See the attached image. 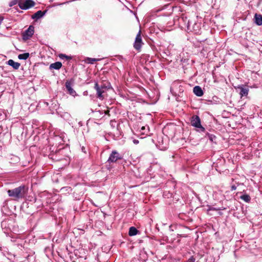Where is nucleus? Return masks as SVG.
Segmentation results:
<instances>
[{
  "label": "nucleus",
  "mask_w": 262,
  "mask_h": 262,
  "mask_svg": "<svg viewBox=\"0 0 262 262\" xmlns=\"http://www.w3.org/2000/svg\"><path fill=\"white\" fill-rule=\"evenodd\" d=\"M94 89L96 90L97 97L101 100L104 99L103 93L105 92V87L104 86H99L97 82H95Z\"/></svg>",
  "instance_id": "obj_6"
},
{
  "label": "nucleus",
  "mask_w": 262,
  "mask_h": 262,
  "mask_svg": "<svg viewBox=\"0 0 262 262\" xmlns=\"http://www.w3.org/2000/svg\"><path fill=\"white\" fill-rule=\"evenodd\" d=\"M143 44L141 36V31L140 30L136 35L135 40L134 43V48L138 51H140Z\"/></svg>",
  "instance_id": "obj_5"
},
{
  "label": "nucleus",
  "mask_w": 262,
  "mask_h": 262,
  "mask_svg": "<svg viewBox=\"0 0 262 262\" xmlns=\"http://www.w3.org/2000/svg\"><path fill=\"white\" fill-rule=\"evenodd\" d=\"M20 3V0H12V1H11L9 3V6L10 7H12L13 6L16 5V4H18V5L19 6V3Z\"/></svg>",
  "instance_id": "obj_19"
},
{
  "label": "nucleus",
  "mask_w": 262,
  "mask_h": 262,
  "mask_svg": "<svg viewBox=\"0 0 262 262\" xmlns=\"http://www.w3.org/2000/svg\"><path fill=\"white\" fill-rule=\"evenodd\" d=\"M113 121H111L110 123H111V125H112V126H113V125H114V124H113Z\"/></svg>",
  "instance_id": "obj_30"
},
{
  "label": "nucleus",
  "mask_w": 262,
  "mask_h": 262,
  "mask_svg": "<svg viewBox=\"0 0 262 262\" xmlns=\"http://www.w3.org/2000/svg\"><path fill=\"white\" fill-rule=\"evenodd\" d=\"M236 189V187L235 185H233L231 186V190H235Z\"/></svg>",
  "instance_id": "obj_25"
},
{
  "label": "nucleus",
  "mask_w": 262,
  "mask_h": 262,
  "mask_svg": "<svg viewBox=\"0 0 262 262\" xmlns=\"http://www.w3.org/2000/svg\"><path fill=\"white\" fill-rule=\"evenodd\" d=\"M240 199L246 203L250 202L251 200L250 195L246 193L241 195Z\"/></svg>",
  "instance_id": "obj_17"
},
{
  "label": "nucleus",
  "mask_w": 262,
  "mask_h": 262,
  "mask_svg": "<svg viewBox=\"0 0 262 262\" xmlns=\"http://www.w3.org/2000/svg\"><path fill=\"white\" fill-rule=\"evenodd\" d=\"M28 191V188L25 185H22L14 189L7 191L8 195L13 198L14 200L21 199L26 196Z\"/></svg>",
  "instance_id": "obj_1"
},
{
  "label": "nucleus",
  "mask_w": 262,
  "mask_h": 262,
  "mask_svg": "<svg viewBox=\"0 0 262 262\" xmlns=\"http://www.w3.org/2000/svg\"><path fill=\"white\" fill-rule=\"evenodd\" d=\"M68 3V2H67L63 3H61V4H60L54 5V6H57V5H63V4H66V3Z\"/></svg>",
  "instance_id": "obj_27"
},
{
  "label": "nucleus",
  "mask_w": 262,
  "mask_h": 262,
  "mask_svg": "<svg viewBox=\"0 0 262 262\" xmlns=\"http://www.w3.org/2000/svg\"><path fill=\"white\" fill-rule=\"evenodd\" d=\"M208 138L209 139V140L211 141V142H213L214 140L215 139L216 137L214 135H211V134H208Z\"/></svg>",
  "instance_id": "obj_22"
},
{
  "label": "nucleus",
  "mask_w": 262,
  "mask_h": 262,
  "mask_svg": "<svg viewBox=\"0 0 262 262\" xmlns=\"http://www.w3.org/2000/svg\"><path fill=\"white\" fill-rule=\"evenodd\" d=\"M65 86L68 93L70 95L74 96L76 94V92L73 90V89L72 87V84L71 82L67 81L66 82Z\"/></svg>",
  "instance_id": "obj_11"
},
{
  "label": "nucleus",
  "mask_w": 262,
  "mask_h": 262,
  "mask_svg": "<svg viewBox=\"0 0 262 262\" xmlns=\"http://www.w3.org/2000/svg\"><path fill=\"white\" fill-rule=\"evenodd\" d=\"M193 93L195 95L199 97L202 96L203 95V91L200 86H195L193 90Z\"/></svg>",
  "instance_id": "obj_14"
},
{
  "label": "nucleus",
  "mask_w": 262,
  "mask_h": 262,
  "mask_svg": "<svg viewBox=\"0 0 262 262\" xmlns=\"http://www.w3.org/2000/svg\"><path fill=\"white\" fill-rule=\"evenodd\" d=\"M195 258L193 256H191L187 261L186 262H195Z\"/></svg>",
  "instance_id": "obj_23"
},
{
  "label": "nucleus",
  "mask_w": 262,
  "mask_h": 262,
  "mask_svg": "<svg viewBox=\"0 0 262 262\" xmlns=\"http://www.w3.org/2000/svg\"><path fill=\"white\" fill-rule=\"evenodd\" d=\"M29 53H25L23 54H19L18 56V58L20 60H26L29 57Z\"/></svg>",
  "instance_id": "obj_18"
},
{
  "label": "nucleus",
  "mask_w": 262,
  "mask_h": 262,
  "mask_svg": "<svg viewBox=\"0 0 262 262\" xmlns=\"http://www.w3.org/2000/svg\"><path fill=\"white\" fill-rule=\"evenodd\" d=\"M187 27H188V29H189V27H190V24H189V21L188 22V26H187Z\"/></svg>",
  "instance_id": "obj_29"
},
{
  "label": "nucleus",
  "mask_w": 262,
  "mask_h": 262,
  "mask_svg": "<svg viewBox=\"0 0 262 262\" xmlns=\"http://www.w3.org/2000/svg\"><path fill=\"white\" fill-rule=\"evenodd\" d=\"M139 231L135 227H131L129 229L128 235L130 236L136 235L138 234Z\"/></svg>",
  "instance_id": "obj_16"
},
{
  "label": "nucleus",
  "mask_w": 262,
  "mask_h": 262,
  "mask_svg": "<svg viewBox=\"0 0 262 262\" xmlns=\"http://www.w3.org/2000/svg\"><path fill=\"white\" fill-rule=\"evenodd\" d=\"M108 113H109L108 111H106L105 112V114H108Z\"/></svg>",
  "instance_id": "obj_31"
},
{
  "label": "nucleus",
  "mask_w": 262,
  "mask_h": 262,
  "mask_svg": "<svg viewBox=\"0 0 262 262\" xmlns=\"http://www.w3.org/2000/svg\"><path fill=\"white\" fill-rule=\"evenodd\" d=\"M34 28L33 26L31 25L29 28L23 33V39L26 40L31 38L34 34Z\"/></svg>",
  "instance_id": "obj_7"
},
{
  "label": "nucleus",
  "mask_w": 262,
  "mask_h": 262,
  "mask_svg": "<svg viewBox=\"0 0 262 262\" xmlns=\"http://www.w3.org/2000/svg\"><path fill=\"white\" fill-rule=\"evenodd\" d=\"M255 23L258 26L262 25V15L255 14L254 15Z\"/></svg>",
  "instance_id": "obj_15"
},
{
  "label": "nucleus",
  "mask_w": 262,
  "mask_h": 262,
  "mask_svg": "<svg viewBox=\"0 0 262 262\" xmlns=\"http://www.w3.org/2000/svg\"><path fill=\"white\" fill-rule=\"evenodd\" d=\"M3 18H1L0 17V25H1L2 24V20H3Z\"/></svg>",
  "instance_id": "obj_28"
},
{
  "label": "nucleus",
  "mask_w": 262,
  "mask_h": 262,
  "mask_svg": "<svg viewBox=\"0 0 262 262\" xmlns=\"http://www.w3.org/2000/svg\"><path fill=\"white\" fill-rule=\"evenodd\" d=\"M207 207H208V209L207 210V211H209L210 210H219V209H216L215 208L212 207H211L210 206H209V205L207 206Z\"/></svg>",
  "instance_id": "obj_24"
},
{
  "label": "nucleus",
  "mask_w": 262,
  "mask_h": 262,
  "mask_svg": "<svg viewBox=\"0 0 262 262\" xmlns=\"http://www.w3.org/2000/svg\"><path fill=\"white\" fill-rule=\"evenodd\" d=\"M47 12V10H45L44 11L39 10L31 16V18L37 20L38 19L42 17L46 14Z\"/></svg>",
  "instance_id": "obj_10"
},
{
  "label": "nucleus",
  "mask_w": 262,
  "mask_h": 262,
  "mask_svg": "<svg viewBox=\"0 0 262 262\" xmlns=\"http://www.w3.org/2000/svg\"><path fill=\"white\" fill-rule=\"evenodd\" d=\"M62 67V63L61 62L56 61L54 63H51L49 66V69L52 70L53 69L59 70Z\"/></svg>",
  "instance_id": "obj_12"
},
{
  "label": "nucleus",
  "mask_w": 262,
  "mask_h": 262,
  "mask_svg": "<svg viewBox=\"0 0 262 262\" xmlns=\"http://www.w3.org/2000/svg\"><path fill=\"white\" fill-rule=\"evenodd\" d=\"M191 124L192 126L198 128V130L200 132H205V128L202 126L201 119L197 115H193L191 118Z\"/></svg>",
  "instance_id": "obj_2"
},
{
  "label": "nucleus",
  "mask_w": 262,
  "mask_h": 262,
  "mask_svg": "<svg viewBox=\"0 0 262 262\" xmlns=\"http://www.w3.org/2000/svg\"><path fill=\"white\" fill-rule=\"evenodd\" d=\"M236 89L239 90V94L241 97L243 96H247L248 94L249 90L248 88L245 85H238L235 88Z\"/></svg>",
  "instance_id": "obj_8"
},
{
  "label": "nucleus",
  "mask_w": 262,
  "mask_h": 262,
  "mask_svg": "<svg viewBox=\"0 0 262 262\" xmlns=\"http://www.w3.org/2000/svg\"><path fill=\"white\" fill-rule=\"evenodd\" d=\"M59 57L61 58V59H64V58H66V59L67 60H70L72 59V57L71 56H67L65 54H60L59 55Z\"/></svg>",
  "instance_id": "obj_20"
},
{
  "label": "nucleus",
  "mask_w": 262,
  "mask_h": 262,
  "mask_svg": "<svg viewBox=\"0 0 262 262\" xmlns=\"http://www.w3.org/2000/svg\"><path fill=\"white\" fill-rule=\"evenodd\" d=\"M35 5V2L32 0H20L19 7L22 10H27L33 7Z\"/></svg>",
  "instance_id": "obj_3"
},
{
  "label": "nucleus",
  "mask_w": 262,
  "mask_h": 262,
  "mask_svg": "<svg viewBox=\"0 0 262 262\" xmlns=\"http://www.w3.org/2000/svg\"><path fill=\"white\" fill-rule=\"evenodd\" d=\"M7 64L11 66L14 70H18L20 66L19 63L15 62L12 59H9L7 61Z\"/></svg>",
  "instance_id": "obj_13"
},
{
  "label": "nucleus",
  "mask_w": 262,
  "mask_h": 262,
  "mask_svg": "<svg viewBox=\"0 0 262 262\" xmlns=\"http://www.w3.org/2000/svg\"><path fill=\"white\" fill-rule=\"evenodd\" d=\"M123 159V156L116 150H113L107 160L109 163H115Z\"/></svg>",
  "instance_id": "obj_4"
},
{
  "label": "nucleus",
  "mask_w": 262,
  "mask_h": 262,
  "mask_svg": "<svg viewBox=\"0 0 262 262\" xmlns=\"http://www.w3.org/2000/svg\"><path fill=\"white\" fill-rule=\"evenodd\" d=\"M149 132V126H142L141 129L139 130V135L141 138H144L146 136L148 135Z\"/></svg>",
  "instance_id": "obj_9"
},
{
  "label": "nucleus",
  "mask_w": 262,
  "mask_h": 262,
  "mask_svg": "<svg viewBox=\"0 0 262 262\" xmlns=\"http://www.w3.org/2000/svg\"><path fill=\"white\" fill-rule=\"evenodd\" d=\"M133 142L135 144H138L139 143V141L137 140H134Z\"/></svg>",
  "instance_id": "obj_26"
},
{
  "label": "nucleus",
  "mask_w": 262,
  "mask_h": 262,
  "mask_svg": "<svg viewBox=\"0 0 262 262\" xmlns=\"http://www.w3.org/2000/svg\"><path fill=\"white\" fill-rule=\"evenodd\" d=\"M98 60V59H96V58H87V59H86V61L89 63H93L95 61H96Z\"/></svg>",
  "instance_id": "obj_21"
}]
</instances>
